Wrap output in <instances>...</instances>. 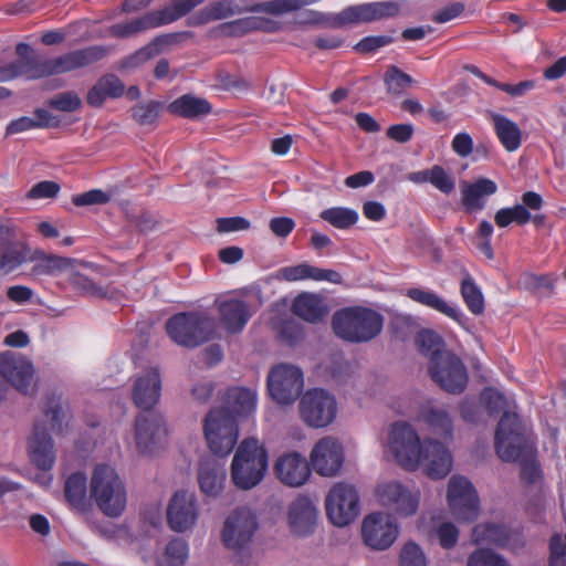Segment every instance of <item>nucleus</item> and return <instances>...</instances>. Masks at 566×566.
<instances>
[{
  "label": "nucleus",
  "mask_w": 566,
  "mask_h": 566,
  "mask_svg": "<svg viewBox=\"0 0 566 566\" xmlns=\"http://www.w3.org/2000/svg\"><path fill=\"white\" fill-rule=\"evenodd\" d=\"M452 150L460 157L467 158L473 151V139L470 134L458 133L452 139Z\"/></svg>",
  "instance_id": "nucleus-64"
},
{
  "label": "nucleus",
  "mask_w": 566,
  "mask_h": 566,
  "mask_svg": "<svg viewBox=\"0 0 566 566\" xmlns=\"http://www.w3.org/2000/svg\"><path fill=\"white\" fill-rule=\"evenodd\" d=\"M163 381L159 369L150 367L133 377L132 400L134 405L143 410H153L161 397Z\"/></svg>",
  "instance_id": "nucleus-22"
},
{
  "label": "nucleus",
  "mask_w": 566,
  "mask_h": 566,
  "mask_svg": "<svg viewBox=\"0 0 566 566\" xmlns=\"http://www.w3.org/2000/svg\"><path fill=\"white\" fill-rule=\"evenodd\" d=\"M472 541L476 545H493L511 551H516L523 544L517 531L493 523L475 525L472 531Z\"/></svg>",
  "instance_id": "nucleus-27"
},
{
  "label": "nucleus",
  "mask_w": 566,
  "mask_h": 566,
  "mask_svg": "<svg viewBox=\"0 0 566 566\" xmlns=\"http://www.w3.org/2000/svg\"><path fill=\"white\" fill-rule=\"evenodd\" d=\"M256 391L243 387L230 388L226 394V406L220 409L229 410L239 421V418H248L256 410Z\"/></svg>",
  "instance_id": "nucleus-34"
},
{
  "label": "nucleus",
  "mask_w": 566,
  "mask_h": 566,
  "mask_svg": "<svg viewBox=\"0 0 566 566\" xmlns=\"http://www.w3.org/2000/svg\"><path fill=\"white\" fill-rule=\"evenodd\" d=\"M105 55L102 46H87L61 54L55 57H44L45 77L69 73L99 61Z\"/></svg>",
  "instance_id": "nucleus-23"
},
{
  "label": "nucleus",
  "mask_w": 566,
  "mask_h": 566,
  "mask_svg": "<svg viewBox=\"0 0 566 566\" xmlns=\"http://www.w3.org/2000/svg\"><path fill=\"white\" fill-rule=\"evenodd\" d=\"M494 440L496 453L503 461L521 463V476L525 482L533 484L541 480L533 433L517 413H503Z\"/></svg>",
  "instance_id": "nucleus-2"
},
{
  "label": "nucleus",
  "mask_w": 566,
  "mask_h": 566,
  "mask_svg": "<svg viewBox=\"0 0 566 566\" xmlns=\"http://www.w3.org/2000/svg\"><path fill=\"white\" fill-rule=\"evenodd\" d=\"M292 311L303 321L316 324L324 321L329 313V307L319 294L303 292L294 298Z\"/></svg>",
  "instance_id": "nucleus-31"
},
{
  "label": "nucleus",
  "mask_w": 566,
  "mask_h": 566,
  "mask_svg": "<svg viewBox=\"0 0 566 566\" xmlns=\"http://www.w3.org/2000/svg\"><path fill=\"white\" fill-rule=\"evenodd\" d=\"M48 106L64 113H72L81 108L82 101L73 91L56 94L48 101Z\"/></svg>",
  "instance_id": "nucleus-53"
},
{
  "label": "nucleus",
  "mask_w": 566,
  "mask_h": 566,
  "mask_svg": "<svg viewBox=\"0 0 566 566\" xmlns=\"http://www.w3.org/2000/svg\"><path fill=\"white\" fill-rule=\"evenodd\" d=\"M205 437L211 452L224 458L231 453L239 438V424L227 409L213 408L205 419Z\"/></svg>",
  "instance_id": "nucleus-8"
},
{
  "label": "nucleus",
  "mask_w": 566,
  "mask_h": 566,
  "mask_svg": "<svg viewBox=\"0 0 566 566\" xmlns=\"http://www.w3.org/2000/svg\"><path fill=\"white\" fill-rule=\"evenodd\" d=\"M384 453L407 471L422 467L432 479H443L453 465V457L444 444L434 439L421 442L418 432L406 421H397L389 427Z\"/></svg>",
  "instance_id": "nucleus-1"
},
{
  "label": "nucleus",
  "mask_w": 566,
  "mask_h": 566,
  "mask_svg": "<svg viewBox=\"0 0 566 566\" xmlns=\"http://www.w3.org/2000/svg\"><path fill=\"white\" fill-rule=\"evenodd\" d=\"M398 12L399 6L397 2L376 1L346 7L340 12L331 14L326 22L334 28H343L395 17Z\"/></svg>",
  "instance_id": "nucleus-15"
},
{
  "label": "nucleus",
  "mask_w": 566,
  "mask_h": 566,
  "mask_svg": "<svg viewBox=\"0 0 566 566\" xmlns=\"http://www.w3.org/2000/svg\"><path fill=\"white\" fill-rule=\"evenodd\" d=\"M300 415L312 428H325L337 416V401L327 390L313 388L307 390L300 400Z\"/></svg>",
  "instance_id": "nucleus-11"
},
{
  "label": "nucleus",
  "mask_w": 566,
  "mask_h": 566,
  "mask_svg": "<svg viewBox=\"0 0 566 566\" xmlns=\"http://www.w3.org/2000/svg\"><path fill=\"white\" fill-rule=\"evenodd\" d=\"M61 190L60 185L53 180H43L33 185L25 197L30 200H42L55 198Z\"/></svg>",
  "instance_id": "nucleus-54"
},
{
  "label": "nucleus",
  "mask_w": 566,
  "mask_h": 566,
  "mask_svg": "<svg viewBox=\"0 0 566 566\" xmlns=\"http://www.w3.org/2000/svg\"><path fill=\"white\" fill-rule=\"evenodd\" d=\"M416 345L418 350L429 359L428 365L448 352L444 349L442 337L431 329L420 331L416 337Z\"/></svg>",
  "instance_id": "nucleus-42"
},
{
  "label": "nucleus",
  "mask_w": 566,
  "mask_h": 566,
  "mask_svg": "<svg viewBox=\"0 0 566 566\" xmlns=\"http://www.w3.org/2000/svg\"><path fill=\"white\" fill-rule=\"evenodd\" d=\"M398 534V524L387 514L371 513L364 518L361 536L365 544L374 549L390 547Z\"/></svg>",
  "instance_id": "nucleus-21"
},
{
  "label": "nucleus",
  "mask_w": 566,
  "mask_h": 566,
  "mask_svg": "<svg viewBox=\"0 0 566 566\" xmlns=\"http://www.w3.org/2000/svg\"><path fill=\"white\" fill-rule=\"evenodd\" d=\"M237 13L233 0H220L211 2L200 12V22L222 20Z\"/></svg>",
  "instance_id": "nucleus-48"
},
{
  "label": "nucleus",
  "mask_w": 566,
  "mask_h": 566,
  "mask_svg": "<svg viewBox=\"0 0 566 566\" xmlns=\"http://www.w3.org/2000/svg\"><path fill=\"white\" fill-rule=\"evenodd\" d=\"M167 523L176 533H185L195 527L199 518L197 497L190 491H177L167 506Z\"/></svg>",
  "instance_id": "nucleus-19"
},
{
  "label": "nucleus",
  "mask_w": 566,
  "mask_h": 566,
  "mask_svg": "<svg viewBox=\"0 0 566 566\" xmlns=\"http://www.w3.org/2000/svg\"><path fill=\"white\" fill-rule=\"evenodd\" d=\"M406 295L423 306L432 308L447 317L453 319L461 327L468 328L470 319L455 303H449L434 291L421 287H411Z\"/></svg>",
  "instance_id": "nucleus-28"
},
{
  "label": "nucleus",
  "mask_w": 566,
  "mask_h": 566,
  "mask_svg": "<svg viewBox=\"0 0 566 566\" xmlns=\"http://www.w3.org/2000/svg\"><path fill=\"white\" fill-rule=\"evenodd\" d=\"M259 527L255 513L249 507H238L226 518L221 538L229 549L241 552L249 548Z\"/></svg>",
  "instance_id": "nucleus-10"
},
{
  "label": "nucleus",
  "mask_w": 566,
  "mask_h": 566,
  "mask_svg": "<svg viewBox=\"0 0 566 566\" xmlns=\"http://www.w3.org/2000/svg\"><path fill=\"white\" fill-rule=\"evenodd\" d=\"M432 380L450 394H461L468 385V371L462 360L451 352L428 365Z\"/></svg>",
  "instance_id": "nucleus-16"
},
{
  "label": "nucleus",
  "mask_w": 566,
  "mask_h": 566,
  "mask_svg": "<svg viewBox=\"0 0 566 566\" xmlns=\"http://www.w3.org/2000/svg\"><path fill=\"white\" fill-rule=\"evenodd\" d=\"M29 244L17 239L15 227L0 223V277L8 276L28 264Z\"/></svg>",
  "instance_id": "nucleus-17"
},
{
  "label": "nucleus",
  "mask_w": 566,
  "mask_h": 566,
  "mask_svg": "<svg viewBox=\"0 0 566 566\" xmlns=\"http://www.w3.org/2000/svg\"><path fill=\"white\" fill-rule=\"evenodd\" d=\"M391 42L392 38L389 35H370L363 38L355 44L354 49L359 53H370L390 44Z\"/></svg>",
  "instance_id": "nucleus-60"
},
{
  "label": "nucleus",
  "mask_w": 566,
  "mask_h": 566,
  "mask_svg": "<svg viewBox=\"0 0 566 566\" xmlns=\"http://www.w3.org/2000/svg\"><path fill=\"white\" fill-rule=\"evenodd\" d=\"M133 117L140 125H150L155 123L158 117V104L150 102L136 105L133 107Z\"/></svg>",
  "instance_id": "nucleus-59"
},
{
  "label": "nucleus",
  "mask_w": 566,
  "mask_h": 566,
  "mask_svg": "<svg viewBox=\"0 0 566 566\" xmlns=\"http://www.w3.org/2000/svg\"><path fill=\"white\" fill-rule=\"evenodd\" d=\"M447 502L452 515L461 522L474 521L480 512L478 493L463 475H452L448 483Z\"/></svg>",
  "instance_id": "nucleus-14"
},
{
  "label": "nucleus",
  "mask_w": 566,
  "mask_h": 566,
  "mask_svg": "<svg viewBox=\"0 0 566 566\" xmlns=\"http://www.w3.org/2000/svg\"><path fill=\"white\" fill-rule=\"evenodd\" d=\"M430 184L444 195H450L455 187L453 177L439 165L431 168Z\"/></svg>",
  "instance_id": "nucleus-56"
},
{
  "label": "nucleus",
  "mask_w": 566,
  "mask_h": 566,
  "mask_svg": "<svg viewBox=\"0 0 566 566\" xmlns=\"http://www.w3.org/2000/svg\"><path fill=\"white\" fill-rule=\"evenodd\" d=\"M109 196L99 189H93L73 197L72 202L77 207L106 203Z\"/></svg>",
  "instance_id": "nucleus-62"
},
{
  "label": "nucleus",
  "mask_w": 566,
  "mask_h": 566,
  "mask_svg": "<svg viewBox=\"0 0 566 566\" xmlns=\"http://www.w3.org/2000/svg\"><path fill=\"white\" fill-rule=\"evenodd\" d=\"M188 557V543L181 538H174L166 545L164 558L158 566H184Z\"/></svg>",
  "instance_id": "nucleus-45"
},
{
  "label": "nucleus",
  "mask_w": 566,
  "mask_h": 566,
  "mask_svg": "<svg viewBox=\"0 0 566 566\" xmlns=\"http://www.w3.org/2000/svg\"><path fill=\"white\" fill-rule=\"evenodd\" d=\"M325 507L326 514L334 525L347 526L359 515L357 490L347 483H336L326 495Z\"/></svg>",
  "instance_id": "nucleus-13"
},
{
  "label": "nucleus",
  "mask_w": 566,
  "mask_h": 566,
  "mask_svg": "<svg viewBox=\"0 0 566 566\" xmlns=\"http://www.w3.org/2000/svg\"><path fill=\"white\" fill-rule=\"evenodd\" d=\"M198 4L195 0H172L171 6L145 13L149 30L170 24L189 13Z\"/></svg>",
  "instance_id": "nucleus-36"
},
{
  "label": "nucleus",
  "mask_w": 566,
  "mask_h": 566,
  "mask_svg": "<svg viewBox=\"0 0 566 566\" xmlns=\"http://www.w3.org/2000/svg\"><path fill=\"white\" fill-rule=\"evenodd\" d=\"M332 324L335 334L342 339L365 343L380 334L384 317L371 308L352 306L337 311Z\"/></svg>",
  "instance_id": "nucleus-5"
},
{
  "label": "nucleus",
  "mask_w": 566,
  "mask_h": 566,
  "mask_svg": "<svg viewBox=\"0 0 566 566\" xmlns=\"http://www.w3.org/2000/svg\"><path fill=\"white\" fill-rule=\"evenodd\" d=\"M490 117L494 133L503 148L509 153L517 150L522 145V130L520 126L505 115L499 113H491Z\"/></svg>",
  "instance_id": "nucleus-37"
},
{
  "label": "nucleus",
  "mask_w": 566,
  "mask_h": 566,
  "mask_svg": "<svg viewBox=\"0 0 566 566\" xmlns=\"http://www.w3.org/2000/svg\"><path fill=\"white\" fill-rule=\"evenodd\" d=\"M269 468L265 446L255 438L240 442L231 463V479L241 490H251L264 479Z\"/></svg>",
  "instance_id": "nucleus-4"
},
{
  "label": "nucleus",
  "mask_w": 566,
  "mask_h": 566,
  "mask_svg": "<svg viewBox=\"0 0 566 566\" xmlns=\"http://www.w3.org/2000/svg\"><path fill=\"white\" fill-rule=\"evenodd\" d=\"M250 221L243 217L219 218L217 229L220 233H230L241 230H248Z\"/></svg>",
  "instance_id": "nucleus-63"
},
{
  "label": "nucleus",
  "mask_w": 566,
  "mask_h": 566,
  "mask_svg": "<svg viewBox=\"0 0 566 566\" xmlns=\"http://www.w3.org/2000/svg\"><path fill=\"white\" fill-rule=\"evenodd\" d=\"M90 492L105 515L117 517L124 512L127 503L126 490L113 467L108 464L95 467L91 478Z\"/></svg>",
  "instance_id": "nucleus-7"
},
{
  "label": "nucleus",
  "mask_w": 566,
  "mask_h": 566,
  "mask_svg": "<svg viewBox=\"0 0 566 566\" xmlns=\"http://www.w3.org/2000/svg\"><path fill=\"white\" fill-rule=\"evenodd\" d=\"M304 375L300 367L292 364H279L268 375L270 396L280 405H290L301 395Z\"/></svg>",
  "instance_id": "nucleus-12"
},
{
  "label": "nucleus",
  "mask_w": 566,
  "mask_h": 566,
  "mask_svg": "<svg viewBox=\"0 0 566 566\" xmlns=\"http://www.w3.org/2000/svg\"><path fill=\"white\" fill-rule=\"evenodd\" d=\"M319 217L337 229H347L358 221V212L347 207H332L323 210Z\"/></svg>",
  "instance_id": "nucleus-43"
},
{
  "label": "nucleus",
  "mask_w": 566,
  "mask_h": 566,
  "mask_svg": "<svg viewBox=\"0 0 566 566\" xmlns=\"http://www.w3.org/2000/svg\"><path fill=\"white\" fill-rule=\"evenodd\" d=\"M216 328L214 317L201 311L177 313L166 323L171 340L187 348L198 347L213 338Z\"/></svg>",
  "instance_id": "nucleus-6"
},
{
  "label": "nucleus",
  "mask_w": 566,
  "mask_h": 566,
  "mask_svg": "<svg viewBox=\"0 0 566 566\" xmlns=\"http://www.w3.org/2000/svg\"><path fill=\"white\" fill-rule=\"evenodd\" d=\"M497 191L496 184L489 178H479L474 182L463 181L461 185L462 205L467 211H479L485 207V197Z\"/></svg>",
  "instance_id": "nucleus-32"
},
{
  "label": "nucleus",
  "mask_w": 566,
  "mask_h": 566,
  "mask_svg": "<svg viewBox=\"0 0 566 566\" xmlns=\"http://www.w3.org/2000/svg\"><path fill=\"white\" fill-rule=\"evenodd\" d=\"M167 434L165 420L158 413H140L135 420V443L139 453L153 454Z\"/></svg>",
  "instance_id": "nucleus-25"
},
{
  "label": "nucleus",
  "mask_w": 566,
  "mask_h": 566,
  "mask_svg": "<svg viewBox=\"0 0 566 566\" xmlns=\"http://www.w3.org/2000/svg\"><path fill=\"white\" fill-rule=\"evenodd\" d=\"M318 510L312 499L298 495L289 505L287 524L290 531L296 536H308L315 531Z\"/></svg>",
  "instance_id": "nucleus-26"
},
{
  "label": "nucleus",
  "mask_w": 566,
  "mask_h": 566,
  "mask_svg": "<svg viewBox=\"0 0 566 566\" xmlns=\"http://www.w3.org/2000/svg\"><path fill=\"white\" fill-rule=\"evenodd\" d=\"M436 535L439 541V544L443 548H451L453 547L459 538V530L457 526L452 523H442L440 524L436 530Z\"/></svg>",
  "instance_id": "nucleus-61"
},
{
  "label": "nucleus",
  "mask_w": 566,
  "mask_h": 566,
  "mask_svg": "<svg viewBox=\"0 0 566 566\" xmlns=\"http://www.w3.org/2000/svg\"><path fill=\"white\" fill-rule=\"evenodd\" d=\"M532 220L531 212L522 205L517 203L513 207L502 208L496 211L494 221L497 227L505 228L512 222L520 226L526 224Z\"/></svg>",
  "instance_id": "nucleus-44"
},
{
  "label": "nucleus",
  "mask_w": 566,
  "mask_h": 566,
  "mask_svg": "<svg viewBox=\"0 0 566 566\" xmlns=\"http://www.w3.org/2000/svg\"><path fill=\"white\" fill-rule=\"evenodd\" d=\"M24 76L27 80L45 77L44 59H19L0 67V82Z\"/></svg>",
  "instance_id": "nucleus-35"
},
{
  "label": "nucleus",
  "mask_w": 566,
  "mask_h": 566,
  "mask_svg": "<svg viewBox=\"0 0 566 566\" xmlns=\"http://www.w3.org/2000/svg\"><path fill=\"white\" fill-rule=\"evenodd\" d=\"M42 412L44 421H36L33 434L29 441V452L32 462L41 470H50L55 461V452L49 430L63 436L69 430L67 416L63 410L62 397L55 392L48 395L43 401Z\"/></svg>",
  "instance_id": "nucleus-3"
},
{
  "label": "nucleus",
  "mask_w": 566,
  "mask_h": 566,
  "mask_svg": "<svg viewBox=\"0 0 566 566\" xmlns=\"http://www.w3.org/2000/svg\"><path fill=\"white\" fill-rule=\"evenodd\" d=\"M0 375L24 395L33 390L34 368L32 363L21 354L2 353L0 355Z\"/></svg>",
  "instance_id": "nucleus-24"
},
{
  "label": "nucleus",
  "mask_w": 566,
  "mask_h": 566,
  "mask_svg": "<svg viewBox=\"0 0 566 566\" xmlns=\"http://www.w3.org/2000/svg\"><path fill=\"white\" fill-rule=\"evenodd\" d=\"M314 265L306 262L292 266H284L277 271L276 277L286 282H297L304 280L314 281Z\"/></svg>",
  "instance_id": "nucleus-51"
},
{
  "label": "nucleus",
  "mask_w": 566,
  "mask_h": 566,
  "mask_svg": "<svg viewBox=\"0 0 566 566\" xmlns=\"http://www.w3.org/2000/svg\"><path fill=\"white\" fill-rule=\"evenodd\" d=\"M216 305L220 322L229 333L241 332L252 315L248 304L239 298L217 300Z\"/></svg>",
  "instance_id": "nucleus-29"
},
{
  "label": "nucleus",
  "mask_w": 566,
  "mask_h": 566,
  "mask_svg": "<svg viewBox=\"0 0 566 566\" xmlns=\"http://www.w3.org/2000/svg\"><path fill=\"white\" fill-rule=\"evenodd\" d=\"M418 419L426 423L432 434L446 439L452 438L453 421L447 410L427 405L420 409Z\"/></svg>",
  "instance_id": "nucleus-38"
},
{
  "label": "nucleus",
  "mask_w": 566,
  "mask_h": 566,
  "mask_svg": "<svg viewBox=\"0 0 566 566\" xmlns=\"http://www.w3.org/2000/svg\"><path fill=\"white\" fill-rule=\"evenodd\" d=\"M482 407L474 398L465 397L460 403V415L468 423H478L482 420Z\"/></svg>",
  "instance_id": "nucleus-58"
},
{
  "label": "nucleus",
  "mask_w": 566,
  "mask_h": 566,
  "mask_svg": "<svg viewBox=\"0 0 566 566\" xmlns=\"http://www.w3.org/2000/svg\"><path fill=\"white\" fill-rule=\"evenodd\" d=\"M480 405L489 416H494L506 408L507 401L496 389L485 388L480 394Z\"/></svg>",
  "instance_id": "nucleus-52"
},
{
  "label": "nucleus",
  "mask_w": 566,
  "mask_h": 566,
  "mask_svg": "<svg viewBox=\"0 0 566 566\" xmlns=\"http://www.w3.org/2000/svg\"><path fill=\"white\" fill-rule=\"evenodd\" d=\"M549 566H566V535L555 534L549 543Z\"/></svg>",
  "instance_id": "nucleus-57"
},
{
  "label": "nucleus",
  "mask_w": 566,
  "mask_h": 566,
  "mask_svg": "<svg viewBox=\"0 0 566 566\" xmlns=\"http://www.w3.org/2000/svg\"><path fill=\"white\" fill-rule=\"evenodd\" d=\"M384 82L389 94L400 96L412 84V78L397 66L390 65L384 74Z\"/></svg>",
  "instance_id": "nucleus-46"
},
{
  "label": "nucleus",
  "mask_w": 566,
  "mask_h": 566,
  "mask_svg": "<svg viewBox=\"0 0 566 566\" xmlns=\"http://www.w3.org/2000/svg\"><path fill=\"white\" fill-rule=\"evenodd\" d=\"M307 3V0H271L254 4L249 9V11L280 15L291 11H295L306 6Z\"/></svg>",
  "instance_id": "nucleus-47"
},
{
  "label": "nucleus",
  "mask_w": 566,
  "mask_h": 566,
  "mask_svg": "<svg viewBox=\"0 0 566 566\" xmlns=\"http://www.w3.org/2000/svg\"><path fill=\"white\" fill-rule=\"evenodd\" d=\"M86 492L87 478L83 472H74L66 479L64 484L65 499L75 510H85Z\"/></svg>",
  "instance_id": "nucleus-39"
},
{
  "label": "nucleus",
  "mask_w": 566,
  "mask_h": 566,
  "mask_svg": "<svg viewBox=\"0 0 566 566\" xmlns=\"http://www.w3.org/2000/svg\"><path fill=\"white\" fill-rule=\"evenodd\" d=\"M224 463L212 457L203 458L200 462L198 482L200 490L208 496H218L226 481Z\"/></svg>",
  "instance_id": "nucleus-30"
},
{
  "label": "nucleus",
  "mask_w": 566,
  "mask_h": 566,
  "mask_svg": "<svg viewBox=\"0 0 566 566\" xmlns=\"http://www.w3.org/2000/svg\"><path fill=\"white\" fill-rule=\"evenodd\" d=\"M400 566H427L426 556L421 547L413 543H406L400 553Z\"/></svg>",
  "instance_id": "nucleus-55"
},
{
  "label": "nucleus",
  "mask_w": 566,
  "mask_h": 566,
  "mask_svg": "<svg viewBox=\"0 0 566 566\" xmlns=\"http://www.w3.org/2000/svg\"><path fill=\"white\" fill-rule=\"evenodd\" d=\"M29 256V263H33L29 273L32 277L54 276L71 264L67 258L49 254L41 249L32 250L30 247Z\"/></svg>",
  "instance_id": "nucleus-33"
},
{
  "label": "nucleus",
  "mask_w": 566,
  "mask_h": 566,
  "mask_svg": "<svg viewBox=\"0 0 566 566\" xmlns=\"http://www.w3.org/2000/svg\"><path fill=\"white\" fill-rule=\"evenodd\" d=\"M344 460V447L333 437L319 439L310 453V464L318 475L325 478L336 476L343 468Z\"/></svg>",
  "instance_id": "nucleus-18"
},
{
  "label": "nucleus",
  "mask_w": 566,
  "mask_h": 566,
  "mask_svg": "<svg viewBox=\"0 0 566 566\" xmlns=\"http://www.w3.org/2000/svg\"><path fill=\"white\" fill-rule=\"evenodd\" d=\"M460 293L468 310L473 315H481L484 312L485 301L483 292L470 274L462 279Z\"/></svg>",
  "instance_id": "nucleus-41"
},
{
  "label": "nucleus",
  "mask_w": 566,
  "mask_h": 566,
  "mask_svg": "<svg viewBox=\"0 0 566 566\" xmlns=\"http://www.w3.org/2000/svg\"><path fill=\"white\" fill-rule=\"evenodd\" d=\"M468 566H511V564L501 554L489 548H480L470 555Z\"/></svg>",
  "instance_id": "nucleus-50"
},
{
  "label": "nucleus",
  "mask_w": 566,
  "mask_h": 566,
  "mask_svg": "<svg viewBox=\"0 0 566 566\" xmlns=\"http://www.w3.org/2000/svg\"><path fill=\"white\" fill-rule=\"evenodd\" d=\"M149 30L145 14L125 22L113 24L109 29L112 35L119 39L130 38Z\"/></svg>",
  "instance_id": "nucleus-49"
},
{
  "label": "nucleus",
  "mask_w": 566,
  "mask_h": 566,
  "mask_svg": "<svg viewBox=\"0 0 566 566\" xmlns=\"http://www.w3.org/2000/svg\"><path fill=\"white\" fill-rule=\"evenodd\" d=\"M378 502L391 513L408 517L417 513L420 491L416 486L398 480L384 481L376 488Z\"/></svg>",
  "instance_id": "nucleus-9"
},
{
  "label": "nucleus",
  "mask_w": 566,
  "mask_h": 566,
  "mask_svg": "<svg viewBox=\"0 0 566 566\" xmlns=\"http://www.w3.org/2000/svg\"><path fill=\"white\" fill-rule=\"evenodd\" d=\"M169 109L171 113L187 117L193 118L200 115H206L210 113L211 106L210 104L200 97L186 94L175 99L170 105Z\"/></svg>",
  "instance_id": "nucleus-40"
},
{
  "label": "nucleus",
  "mask_w": 566,
  "mask_h": 566,
  "mask_svg": "<svg viewBox=\"0 0 566 566\" xmlns=\"http://www.w3.org/2000/svg\"><path fill=\"white\" fill-rule=\"evenodd\" d=\"M275 478L285 486L301 488L311 476V464L302 453L286 451L277 455L273 464Z\"/></svg>",
  "instance_id": "nucleus-20"
}]
</instances>
